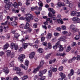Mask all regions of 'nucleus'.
<instances>
[{"label": "nucleus", "instance_id": "obj_1", "mask_svg": "<svg viewBox=\"0 0 80 80\" xmlns=\"http://www.w3.org/2000/svg\"><path fill=\"white\" fill-rule=\"evenodd\" d=\"M4 2L5 3L8 4L5 6V8L7 10H9V9L10 8V6H14L15 8H17V5L16 2H15L14 4H13L12 2H10V0H4Z\"/></svg>", "mask_w": 80, "mask_h": 80}, {"label": "nucleus", "instance_id": "obj_2", "mask_svg": "<svg viewBox=\"0 0 80 80\" xmlns=\"http://www.w3.org/2000/svg\"><path fill=\"white\" fill-rule=\"evenodd\" d=\"M26 17L25 18V19L28 22H30V20H32L33 18V16L30 14H26Z\"/></svg>", "mask_w": 80, "mask_h": 80}, {"label": "nucleus", "instance_id": "obj_3", "mask_svg": "<svg viewBox=\"0 0 80 80\" xmlns=\"http://www.w3.org/2000/svg\"><path fill=\"white\" fill-rule=\"evenodd\" d=\"M7 56L8 57H10V56L11 58H13L15 57V52H13L11 53V51L10 50H8L6 52Z\"/></svg>", "mask_w": 80, "mask_h": 80}, {"label": "nucleus", "instance_id": "obj_4", "mask_svg": "<svg viewBox=\"0 0 80 80\" xmlns=\"http://www.w3.org/2000/svg\"><path fill=\"white\" fill-rule=\"evenodd\" d=\"M72 21H74V22H76V23H80V18H78V17H74L72 18Z\"/></svg>", "mask_w": 80, "mask_h": 80}, {"label": "nucleus", "instance_id": "obj_5", "mask_svg": "<svg viewBox=\"0 0 80 80\" xmlns=\"http://www.w3.org/2000/svg\"><path fill=\"white\" fill-rule=\"evenodd\" d=\"M25 57V56L24 54H21L20 55L19 58H18V59L20 60V61L21 63L23 62V58H24Z\"/></svg>", "mask_w": 80, "mask_h": 80}, {"label": "nucleus", "instance_id": "obj_6", "mask_svg": "<svg viewBox=\"0 0 80 80\" xmlns=\"http://www.w3.org/2000/svg\"><path fill=\"white\" fill-rule=\"evenodd\" d=\"M59 42H58L57 43H56L55 46H53V49H54V50H56V49L57 48V47H58V49L59 47H60V46H61V45L59 44Z\"/></svg>", "mask_w": 80, "mask_h": 80}, {"label": "nucleus", "instance_id": "obj_7", "mask_svg": "<svg viewBox=\"0 0 80 80\" xmlns=\"http://www.w3.org/2000/svg\"><path fill=\"white\" fill-rule=\"evenodd\" d=\"M61 77L62 78H59L58 80H62V78H65V75L63 72H61L59 73Z\"/></svg>", "mask_w": 80, "mask_h": 80}, {"label": "nucleus", "instance_id": "obj_8", "mask_svg": "<svg viewBox=\"0 0 80 80\" xmlns=\"http://www.w3.org/2000/svg\"><path fill=\"white\" fill-rule=\"evenodd\" d=\"M58 40L60 41H63L64 42H66L67 40H65V37L64 36H61L58 39Z\"/></svg>", "mask_w": 80, "mask_h": 80}, {"label": "nucleus", "instance_id": "obj_9", "mask_svg": "<svg viewBox=\"0 0 80 80\" xmlns=\"http://www.w3.org/2000/svg\"><path fill=\"white\" fill-rule=\"evenodd\" d=\"M3 72H5V73L7 74L9 72V70H8L7 68H5L3 69Z\"/></svg>", "mask_w": 80, "mask_h": 80}, {"label": "nucleus", "instance_id": "obj_10", "mask_svg": "<svg viewBox=\"0 0 80 80\" xmlns=\"http://www.w3.org/2000/svg\"><path fill=\"white\" fill-rule=\"evenodd\" d=\"M76 60V57H73L71 59L68 60V63H72V62L75 61V60Z\"/></svg>", "mask_w": 80, "mask_h": 80}, {"label": "nucleus", "instance_id": "obj_11", "mask_svg": "<svg viewBox=\"0 0 80 80\" xmlns=\"http://www.w3.org/2000/svg\"><path fill=\"white\" fill-rule=\"evenodd\" d=\"M74 73V71H73V69H71L70 72V73H69L68 74V77H69V78H70V76H72L73 75V74Z\"/></svg>", "mask_w": 80, "mask_h": 80}, {"label": "nucleus", "instance_id": "obj_12", "mask_svg": "<svg viewBox=\"0 0 80 80\" xmlns=\"http://www.w3.org/2000/svg\"><path fill=\"white\" fill-rule=\"evenodd\" d=\"M35 55V53L34 52H32L29 55V57L30 58H33L34 57Z\"/></svg>", "mask_w": 80, "mask_h": 80}, {"label": "nucleus", "instance_id": "obj_13", "mask_svg": "<svg viewBox=\"0 0 80 80\" xmlns=\"http://www.w3.org/2000/svg\"><path fill=\"white\" fill-rule=\"evenodd\" d=\"M28 21L26 22V23L24 27L25 29H28L29 27L30 24L28 23Z\"/></svg>", "mask_w": 80, "mask_h": 80}, {"label": "nucleus", "instance_id": "obj_14", "mask_svg": "<svg viewBox=\"0 0 80 80\" xmlns=\"http://www.w3.org/2000/svg\"><path fill=\"white\" fill-rule=\"evenodd\" d=\"M48 9L49 12H52V14H55V11H54L52 8H48Z\"/></svg>", "mask_w": 80, "mask_h": 80}, {"label": "nucleus", "instance_id": "obj_15", "mask_svg": "<svg viewBox=\"0 0 80 80\" xmlns=\"http://www.w3.org/2000/svg\"><path fill=\"white\" fill-rule=\"evenodd\" d=\"M51 69L53 72H56L57 71V68H54L52 67H51Z\"/></svg>", "mask_w": 80, "mask_h": 80}, {"label": "nucleus", "instance_id": "obj_16", "mask_svg": "<svg viewBox=\"0 0 80 80\" xmlns=\"http://www.w3.org/2000/svg\"><path fill=\"white\" fill-rule=\"evenodd\" d=\"M20 67L21 68H24L25 70H27L28 68V67L27 66H25L23 65L22 64H21L20 65Z\"/></svg>", "mask_w": 80, "mask_h": 80}, {"label": "nucleus", "instance_id": "obj_17", "mask_svg": "<svg viewBox=\"0 0 80 80\" xmlns=\"http://www.w3.org/2000/svg\"><path fill=\"white\" fill-rule=\"evenodd\" d=\"M40 67L38 66L37 68L34 69L33 71V73H36L37 72V71H38L39 70V69H40Z\"/></svg>", "mask_w": 80, "mask_h": 80}, {"label": "nucleus", "instance_id": "obj_18", "mask_svg": "<svg viewBox=\"0 0 80 80\" xmlns=\"http://www.w3.org/2000/svg\"><path fill=\"white\" fill-rule=\"evenodd\" d=\"M57 5H58V7H62V6H64V5H65V4H64V3H62L61 2H59L58 3Z\"/></svg>", "mask_w": 80, "mask_h": 80}, {"label": "nucleus", "instance_id": "obj_19", "mask_svg": "<svg viewBox=\"0 0 80 80\" xmlns=\"http://www.w3.org/2000/svg\"><path fill=\"white\" fill-rule=\"evenodd\" d=\"M28 45V43H23L22 44V47L24 49H25V48H26L27 47Z\"/></svg>", "mask_w": 80, "mask_h": 80}, {"label": "nucleus", "instance_id": "obj_20", "mask_svg": "<svg viewBox=\"0 0 80 80\" xmlns=\"http://www.w3.org/2000/svg\"><path fill=\"white\" fill-rule=\"evenodd\" d=\"M9 46V44L8 43L6 44L3 47V48L4 50L6 49H7L8 48V47Z\"/></svg>", "mask_w": 80, "mask_h": 80}, {"label": "nucleus", "instance_id": "obj_21", "mask_svg": "<svg viewBox=\"0 0 80 80\" xmlns=\"http://www.w3.org/2000/svg\"><path fill=\"white\" fill-rule=\"evenodd\" d=\"M58 22V23H61V24H63V20L62 19H59L57 20Z\"/></svg>", "mask_w": 80, "mask_h": 80}, {"label": "nucleus", "instance_id": "obj_22", "mask_svg": "<svg viewBox=\"0 0 80 80\" xmlns=\"http://www.w3.org/2000/svg\"><path fill=\"white\" fill-rule=\"evenodd\" d=\"M11 25L12 26L15 27V26H16L17 25V22L15 21H14L11 22Z\"/></svg>", "mask_w": 80, "mask_h": 80}, {"label": "nucleus", "instance_id": "obj_23", "mask_svg": "<svg viewBox=\"0 0 80 80\" xmlns=\"http://www.w3.org/2000/svg\"><path fill=\"white\" fill-rule=\"evenodd\" d=\"M58 49H59L58 50V52L60 51V52H62V51H63V48L62 47V45H61V46L60 47H59L58 48Z\"/></svg>", "mask_w": 80, "mask_h": 80}, {"label": "nucleus", "instance_id": "obj_24", "mask_svg": "<svg viewBox=\"0 0 80 80\" xmlns=\"http://www.w3.org/2000/svg\"><path fill=\"white\" fill-rule=\"evenodd\" d=\"M64 55H65V53H57L56 54V55L57 56H58V57H59V56H64Z\"/></svg>", "mask_w": 80, "mask_h": 80}, {"label": "nucleus", "instance_id": "obj_25", "mask_svg": "<svg viewBox=\"0 0 80 80\" xmlns=\"http://www.w3.org/2000/svg\"><path fill=\"white\" fill-rule=\"evenodd\" d=\"M76 15V11H73L71 13V15L72 16V17H73V16H75Z\"/></svg>", "mask_w": 80, "mask_h": 80}, {"label": "nucleus", "instance_id": "obj_26", "mask_svg": "<svg viewBox=\"0 0 80 80\" xmlns=\"http://www.w3.org/2000/svg\"><path fill=\"white\" fill-rule=\"evenodd\" d=\"M38 52L39 53H42L43 52V50L42 48H39L38 49Z\"/></svg>", "mask_w": 80, "mask_h": 80}, {"label": "nucleus", "instance_id": "obj_27", "mask_svg": "<svg viewBox=\"0 0 80 80\" xmlns=\"http://www.w3.org/2000/svg\"><path fill=\"white\" fill-rule=\"evenodd\" d=\"M52 37V33H49L48 34V36H47V38L48 39H50V38H51Z\"/></svg>", "mask_w": 80, "mask_h": 80}, {"label": "nucleus", "instance_id": "obj_28", "mask_svg": "<svg viewBox=\"0 0 80 80\" xmlns=\"http://www.w3.org/2000/svg\"><path fill=\"white\" fill-rule=\"evenodd\" d=\"M72 32H78L79 30L77 28H74L72 30Z\"/></svg>", "mask_w": 80, "mask_h": 80}, {"label": "nucleus", "instance_id": "obj_29", "mask_svg": "<svg viewBox=\"0 0 80 80\" xmlns=\"http://www.w3.org/2000/svg\"><path fill=\"white\" fill-rule=\"evenodd\" d=\"M25 65H26V67H28V64H29V61L28 60H26L25 62Z\"/></svg>", "mask_w": 80, "mask_h": 80}, {"label": "nucleus", "instance_id": "obj_30", "mask_svg": "<svg viewBox=\"0 0 80 80\" xmlns=\"http://www.w3.org/2000/svg\"><path fill=\"white\" fill-rule=\"evenodd\" d=\"M17 74H18L20 76L23 75V72H16Z\"/></svg>", "mask_w": 80, "mask_h": 80}, {"label": "nucleus", "instance_id": "obj_31", "mask_svg": "<svg viewBox=\"0 0 80 80\" xmlns=\"http://www.w3.org/2000/svg\"><path fill=\"white\" fill-rule=\"evenodd\" d=\"M28 77V76L27 75H25V76H24L22 78V79L23 80H26V79H27Z\"/></svg>", "mask_w": 80, "mask_h": 80}, {"label": "nucleus", "instance_id": "obj_32", "mask_svg": "<svg viewBox=\"0 0 80 80\" xmlns=\"http://www.w3.org/2000/svg\"><path fill=\"white\" fill-rule=\"evenodd\" d=\"M71 48L70 46H68L67 47V49L66 50V52H68L70 51L71 50Z\"/></svg>", "mask_w": 80, "mask_h": 80}, {"label": "nucleus", "instance_id": "obj_33", "mask_svg": "<svg viewBox=\"0 0 80 80\" xmlns=\"http://www.w3.org/2000/svg\"><path fill=\"white\" fill-rule=\"evenodd\" d=\"M20 36V35L18 33H16L15 34V38L16 39H18V38Z\"/></svg>", "mask_w": 80, "mask_h": 80}, {"label": "nucleus", "instance_id": "obj_34", "mask_svg": "<svg viewBox=\"0 0 80 80\" xmlns=\"http://www.w3.org/2000/svg\"><path fill=\"white\" fill-rule=\"evenodd\" d=\"M75 28V25L73 24H71L70 26V28L72 30H73Z\"/></svg>", "mask_w": 80, "mask_h": 80}, {"label": "nucleus", "instance_id": "obj_35", "mask_svg": "<svg viewBox=\"0 0 80 80\" xmlns=\"http://www.w3.org/2000/svg\"><path fill=\"white\" fill-rule=\"evenodd\" d=\"M48 74L49 77H51L52 75V72L51 70H50L48 71Z\"/></svg>", "mask_w": 80, "mask_h": 80}, {"label": "nucleus", "instance_id": "obj_36", "mask_svg": "<svg viewBox=\"0 0 80 80\" xmlns=\"http://www.w3.org/2000/svg\"><path fill=\"white\" fill-rule=\"evenodd\" d=\"M44 64V60H42L41 61V62H40V67H41V66H42V65H43V64Z\"/></svg>", "mask_w": 80, "mask_h": 80}, {"label": "nucleus", "instance_id": "obj_37", "mask_svg": "<svg viewBox=\"0 0 80 80\" xmlns=\"http://www.w3.org/2000/svg\"><path fill=\"white\" fill-rule=\"evenodd\" d=\"M45 79V77L43 76L41 78H38V80H44Z\"/></svg>", "mask_w": 80, "mask_h": 80}, {"label": "nucleus", "instance_id": "obj_38", "mask_svg": "<svg viewBox=\"0 0 80 80\" xmlns=\"http://www.w3.org/2000/svg\"><path fill=\"white\" fill-rule=\"evenodd\" d=\"M74 38L75 40H79V39L80 38V37L79 36V35H77L76 36V37Z\"/></svg>", "mask_w": 80, "mask_h": 80}, {"label": "nucleus", "instance_id": "obj_39", "mask_svg": "<svg viewBox=\"0 0 80 80\" xmlns=\"http://www.w3.org/2000/svg\"><path fill=\"white\" fill-rule=\"evenodd\" d=\"M15 44L13 42H12L11 44V47L12 48V49H13V47L14 46H15Z\"/></svg>", "mask_w": 80, "mask_h": 80}, {"label": "nucleus", "instance_id": "obj_40", "mask_svg": "<svg viewBox=\"0 0 80 80\" xmlns=\"http://www.w3.org/2000/svg\"><path fill=\"white\" fill-rule=\"evenodd\" d=\"M38 4L40 7H43V2H42L40 1L38 3Z\"/></svg>", "mask_w": 80, "mask_h": 80}, {"label": "nucleus", "instance_id": "obj_41", "mask_svg": "<svg viewBox=\"0 0 80 80\" xmlns=\"http://www.w3.org/2000/svg\"><path fill=\"white\" fill-rule=\"evenodd\" d=\"M48 47L49 49H51V48H52V44L50 43H48Z\"/></svg>", "mask_w": 80, "mask_h": 80}, {"label": "nucleus", "instance_id": "obj_42", "mask_svg": "<svg viewBox=\"0 0 80 80\" xmlns=\"http://www.w3.org/2000/svg\"><path fill=\"white\" fill-rule=\"evenodd\" d=\"M4 28L5 29L4 32H7L8 31V27L7 26V27H4Z\"/></svg>", "mask_w": 80, "mask_h": 80}, {"label": "nucleus", "instance_id": "obj_43", "mask_svg": "<svg viewBox=\"0 0 80 80\" xmlns=\"http://www.w3.org/2000/svg\"><path fill=\"white\" fill-rule=\"evenodd\" d=\"M61 28L62 30H66V26L65 25H62L61 26Z\"/></svg>", "mask_w": 80, "mask_h": 80}, {"label": "nucleus", "instance_id": "obj_44", "mask_svg": "<svg viewBox=\"0 0 80 80\" xmlns=\"http://www.w3.org/2000/svg\"><path fill=\"white\" fill-rule=\"evenodd\" d=\"M15 69L17 71V72H20V71H21V69H20V68H16Z\"/></svg>", "mask_w": 80, "mask_h": 80}, {"label": "nucleus", "instance_id": "obj_45", "mask_svg": "<svg viewBox=\"0 0 80 80\" xmlns=\"http://www.w3.org/2000/svg\"><path fill=\"white\" fill-rule=\"evenodd\" d=\"M63 66L60 67L58 68V70L59 71L63 70Z\"/></svg>", "mask_w": 80, "mask_h": 80}, {"label": "nucleus", "instance_id": "obj_46", "mask_svg": "<svg viewBox=\"0 0 80 80\" xmlns=\"http://www.w3.org/2000/svg\"><path fill=\"white\" fill-rule=\"evenodd\" d=\"M38 75L39 77H42V76L43 75V74L42 72H41V71L39 72L38 73Z\"/></svg>", "mask_w": 80, "mask_h": 80}, {"label": "nucleus", "instance_id": "obj_47", "mask_svg": "<svg viewBox=\"0 0 80 80\" xmlns=\"http://www.w3.org/2000/svg\"><path fill=\"white\" fill-rule=\"evenodd\" d=\"M76 60H80V56L79 55H78L77 56V58H76Z\"/></svg>", "mask_w": 80, "mask_h": 80}, {"label": "nucleus", "instance_id": "obj_48", "mask_svg": "<svg viewBox=\"0 0 80 80\" xmlns=\"http://www.w3.org/2000/svg\"><path fill=\"white\" fill-rule=\"evenodd\" d=\"M8 21H6L4 23H1V25H7V23H8Z\"/></svg>", "mask_w": 80, "mask_h": 80}, {"label": "nucleus", "instance_id": "obj_49", "mask_svg": "<svg viewBox=\"0 0 80 80\" xmlns=\"http://www.w3.org/2000/svg\"><path fill=\"white\" fill-rule=\"evenodd\" d=\"M22 5V3H21V2H18V4L17 3V8H18V5H20V6H21V5Z\"/></svg>", "mask_w": 80, "mask_h": 80}, {"label": "nucleus", "instance_id": "obj_50", "mask_svg": "<svg viewBox=\"0 0 80 80\" xmlns=\"http://www.w3.org/2000/svg\"><path fill=\"white\" fill-rule=\"evenodd\" d=\"M14 62L13 61H12L10 63V67H13V66H14V64H13Z\"/></svg>", "mask_w": 80, "mask_h": 80}, {"label": "nucleus", "instance_id": "obj_51", "mask_svg": "<svg viewBox=\"0 0 80 80\" xmlns=\"http://www.w3.org/2000/svg\"><path fill=\"white\" fill-rule=\"evenodd\" d=\"M60 35V34L58 32H55L54 33V35L55 36V37H57V36H58Z\"/></svg>", "mask_w": 80, "mask_h": 80}, {"label": "nucleus", "instance_id": "obj_52", "mask_svg": "<svg viewBox=\"0 0 80 80\" xmlns=\"http://www.w3.org/2000/svg\"><path fill=\"white\" fill-rule=\"evenodd\" d=\"M43 45H44V46H47L48 44L47 43V42H44L42 43Z\"/></svg>", "mask_w": 80, "mask_h": 80}, {"label": "nucleus", "instance_id": "obj_53", "mask_svg": "<svg viewBox=\"0 0 80 80\" xmlns=\"http://www.w3.org/2000/svg\"><path fill=\"white\" fill-rule=\"evenodd\" d=\"M48 16L49 17H52V14L50 12H49L48 14Z\"/></svg>", "mask_w": 80, "mask_h": 80}, {"label": "nucleus", "instance_id": "obj_54", "mask_svg": "<svg viewBox=\"0 0 80 80\" xmlns=\"http://www.w3.org/2000/svg\"><path fill=\"white\" fill-rule=\"evenodd\" d=\"M35 13L37 15H38L40 13V11L38 12H35Z\"/></svg>", "mask_w": 80, "mask_h": 80}, {"label": "nucleus", "instance_id": "obj_55", "mask_svg": "<svg viewBox=\"0 0 80 80\" xmlns=\"http://www.w3.org/2000/svg\"><path fill=\"white\" fill-rule=\"evenodd\" d=\"M14 49L16 50H17V49H18V45H15L14 46Z\"/></svg>", "mask_w": 80, "mask_h": 80}, {"label": "nucleus", "instance_id": "obj_56", "mask_svg": "<svg viewBox=\"0 0 80 80\" xmlns=\"http://www.w3.org/2000/svg\"><path fill=\"white\" fill-rule=\"evenodd\" d=\"M33 27L34 28H36L37 27V23L34 24L33 25Z\"/></svg>", "mask_w": 80, "mask_h": 80}, {"label": "nucleus", "instance_id": "obj_57", "mask_svg": "<svg viewBox=\"0 0 80 80\" xmlns=\"http://www.w3.org/2000/svg\"><path fill=\"white\" fill-rule=\"evenodd\" d=\"M13 80H18V78L17 77H15L13 79Z\"/></svg>", "mask_w": 80, "mask_h": 80}, {"label": "nucleus", "instance_id": "obj_58", "mask_svg": "<svg viewBox=\"0 0 80 80\" xmlns=\"http://www.w3.org/2000/svg\"><path fill=\"white\" fill-rule=\"evenodd\" d=\"M72 6L73 4L72 3H70L69 4V7H70V8H72Z\"/></svg>", "mask_w": 80, "mask_h": 80}, {"label": "nucleus", "instance_id": "obj_59", "mask_svg": "<svg viewBox=\"0 0 80 80\" xmlns=\"http://www.w3.org/2000/svg\"><path fill=\"white\" fill-rule=\"evenodd\" d=\"M47 69H45L42 71L43 73H45L47 72Z\"/></svg>", "mask_w": 80, "mask_h": 80}, {"label": "nucleus", "instance_id": "obj_60", "mask_svg": "<svg viewBox=\"0 0 80 80\" xmlns=\"http://www.w3.org/2000/svg\"><path fill=\"white\" fill-rule=\"evenodd\" d=\"M51 6L52 7H55V5H54V4H53V3H51Z\"/></svg>", "mask_w": 80, "mask_h": 80}, {"label": "nucleus", "instance_id": "obj_61", "mask_svg": "<svg viewBox=\"0 0 80 80\" xmlns=\"http://www.w3.org/2000/svg\"><path fill=\"white\" fill-rule=\"evenodd\" d=\"M57 30H58V31H61V30H62V28H57Z\"/></svg>", "mask_w": 80, "mask_h": 80}, {"label": "nucleus", "instance_id": "obj_62", "mask_svg": "<svg viewBox=\"0 0 80 80\" xmlns=\"http://www.w3.org/2000/svg\"><path fill=\"white\" fill-rule=\"evenodd\" d=\"M11 32L12 33L14 34V33H15V32L16 31H15V30H12L11 31Z\"/></svg>", "mask_w": 80, "mask_h": 80}, {"label": "nucleus", "instance_id": "obj_63", "mask_svg": "<svg viewBox=\"0 0 80 80\" xmlns=\"http://www.w3.org/2000/svg\"><path fill=\"white\" fill-rule=\"evenodd\" d=\"M20 28H23L24 27V24H21L20 25Z\"/></svg>", "mask_w": 80, "mask_h": 80}, {"label": "nucleus", "instance_id": "obj_64", "mask_svg": "<svg viewBox=\"0 0 80 80\" xmlns=\"http://www.w3.org/2000/svg\"><path fill=\"white\" fill-rule=\"evenodd\" d=\"M67 62V59H64L62 60V63H65Z\"/></svg>", "mask_w": 80, "mask_h": 80}]
</instances>
